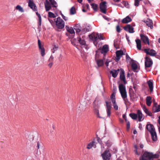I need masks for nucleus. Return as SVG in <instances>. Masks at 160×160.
Wrapping results in <instances>:
<instances>
[{"mask_svg": "<svg viewBox=\"0 0 160 160\" xmlns=\"http://www.w3.org/2000/svg\"><path fill=\"white\" fill-rule=\"evenodd\" d=\"M53 20H54V22L57 28L61 29L64 28L65 26L64 22L60 17H58Z\"/></svg>", "mask_w": 160, "mask_h": 160, "instance_id": "f257e3e1", "label": "nucleus"}, {"mask_svg": "<svg viewBox=\"0 0 160 160\" xmlns=\"http://www.w3.org/2000/svg\"><path fill=\"white\" fill-rule=\"evenodd\" d=\"M89 37L90 40H97V39H99V40H103L106 39L105 37L101 34L95 32L89 34Z\"/></svg>", "mask_w": 160, "mask_h": 160, "instance_id": "f03ea898", "label": "nucleus"}, {"mask_svg": "<svg viewBox=\"0 0 160 160\" xmlns=\"http://www.w3.org/2000/svg\"><path fill=\"white\" fill-rule=\"evenodd\" d=\"M119 89L122 98H127V94L126 87L122 84H120L119 86Z\"/></svg>", "mask_w": 160, "mask_h": 160, "instance_id": "7ed1b4c3", "label": "nucleus"}, {"mask_svg": "<svg viewBox=\"0 0 160 160\" xmlns=\"http://www.w3.org/2000/svg\"><path fill=\"white\" fill-rule=\"evenodd\" d=\"M108 50L109 49L108 46L107 45H105L101 49H99L96 51V54H97L98 53H100L101 54H103V58L104 60L105 59L104 57Z\"/></svg>", "mask_w": 160, "mask_h": 160, "instance_id": "20e7f679", "label": "nucleus"}, {"mask_svg": "<svg viewBox=\"0 0 160 160\" xmlns=\"http://www.w3.org/2000/svg\"><path fill=\"white\" fill-rule=\"evenodd\" d=\"M38 44L41 55L42 57H43L45 54V49L44 47V43L42 41H38Z\"/></svg>", "mask_w": 160, "mask_h": 160, "instance_id": "39448f33", "label": "nucleus"}, {"mask_svg": "<svg viewBox=\"0 0 160 160\" xmlns=\"http://www.w3.org/2000/svg\"><path fill=\"white\" fill-rule=\"evenodd\" d=\"M152 154L148 152H145L140 159V160H153Z\"/></svg>", "mask_w": 160, "mask_h": 160, "instance_id": "423d86ee", "label": "nucleus"}, {"mask_svg": "<svg viewBox=\"0 0 160 160\" xmlns=\"http://www.w3.org/2000/svg\"><path fill=\"white\" fill-rule=\"evenodd\" d=\"M137 47L138 49L140 50L141 48L142 45L148 44L149 45L150 44L149 41H135Z\"/></svg>", "mask_w": 160, "mask_h": 160, "instance_id": "0eeeda50", "label": "nucleus"}, {"mask_svg": "<svg viewBox=\"0 0 160 160\" xmlns=\"http://www.w3.org/2000/svg\"><path fill=\"white\" fill-rule=\"evenodd\" d=\"M144 51L147 55H148L152 56H154L156 54V51L152 49L146 48L144 49Z\"/></svg>", "mask_w": 160, "mask_h": 160, "instance_id": "6e6552de", "label": "nucleus"}, {"mask_svg": "<svg viewBox=\"0 0 160 160\" xmlns=\"http://www.w3.org/2000/svg\"><path fill=\"white\" fill-rule=\"evenodd\" d=\"M116 57L115 60L117 62H118L122 56L124 54L122 50H118L116 52Z\"/></svg>", "mask_w": 160, "mask_h": 160, "instance_id": "1a4fd4ad", "label": "nucleus"}, {"mask_svg": "<svg viewBox=\"0 0 160 160\" xmlns=\"http://www.w3.org/2000/svg\"><path fill=\"white\" fill-rule=\"evenodd\" d=\"M102 158L104 160H110L111 157V154L109 152L105 150L102 154Z\"/></svg>", "mask_w": 160, "mask_h": 160, "instance_id": "9d476101", "label": "nucleus"}, {"mask_svg": "<svg viewBox=\"0 0 160 160\" xmlns=\"http://www.w3.org/2000/svg\"><path fill=\"white\" fill-rule=\"evenodd\" d=\"M145 59V68L150 67L152 64V61L148 57H146Z\"/></svg>", "mask_w": 160, "mask_h": 160, "instance_id": "9b49d317", "label": "nucleus"}, {"mask_svg": "<svg viewBox=\"0 0 160 160\" xmlns=\"http://www.w3.org/2000/svg\"><path fill=\"white\" fill-rule=\"evenodd\" d=\"M105 103L106 104V111L107 114V117L109 118L110 117L111 114V108H112L111 103L110 102H108L107 101H106Z\"/></svg>", "mask_w": 160, "mask_h": 160, "instance_id": "f8f14e48", "label": "nucleus"}, {"mask_svg": "<svg viewBox=\"0 0 160 160\" xmlns=\"http://www.w3.org/2000/svg\"><path fill=\"white\" fill-rule=\"evenodd\" d=\"M106 2L104 1L102 2L100 4V9L101 11L104 14L106 13L107 6L106 5Z\"/></svg>", "mask_w": 160, "mask_h": 160, "instance_id": "ddd939ff", "label": "nucleus"}, {"mask_svg": "<svg viewBox=\"0 0 160 160\" xmlns=\"http://www.w3.org/2000/svg\"><path fill=\"white\" fill-rule=\"evenodd\" d=\"M146 129L150 134L155 131L154 126L152 124L148 123L146 126Z\"/></svg>", "mask_w": 160, "mask_h": 160, "instance_id": "4468645a", "label": "nucleus"}, {"mask_svg": "<svg viewBox=\"0 0 160 160\" xmlns=\"http://www.w3.org/2000/svg\"><path fill=\"white\" fill-rule=\"evenodd\" d=\"M124 29L127 31H128L130 33L134 32V28L132 27L130 24H128L123 28Z\"/></svg>", "mask_w": 160, "mask_h": 160, "instance_id": "2eb2a0df", "label": "nucleus"}, {"mask_svg": "<svg viewBox=\"0 0 160 160\" xmlns=\"http://www.w3.org/2000/svg\"><path fill=\"white\" fill-rule=\"evenodd\" d=\"M28 6L34 11H37V7L33 2L29 0L28 1Z\"/></svg>", "mask_w": 160, "mask_h": 160, "instance_id": "dca6fc26", "label": "nucleus"}, {"mask_svg": "<svg viewBox=\"0 0 160 160\" xmlns=\"http://www.w3.org/2000/svg\"><path fill=\"white\" fill-rule=\"evenodd\" d=\"M45 7L46 10L47 12L50 10L52 8L51 5L49 2L48 0H46L45 2L44 3Z\"/></svg>", "mask_w": 160, "mask_h": 160, "instance_id": "f3484780", "label": "nucleus"}, {"mask_svg": "<svg viewBox=\"0 0 160 160\" xmlns=\"http://www.w3.org/2000/svg\"><path fill=\"white\" fill-rule=\"evenodd\" d=\"M152 110L154 112H157L160 111V106L158 105L157 103L155 102L154 103L152 108Z\"/></svg>", "mask_w": 160, "mask_h": 160, "instance_id": "a211bd4d", "label": "nucleus"}, {"mask_svg": "<svg viewBox=\"0 0 160 160\" xmlns=\"http://www.w3.org/2000/svg\"><path fill=\"white\" fill-rule=\"evenodd\" d=\"M120 80L123 82L124 84H126L127 83V82L125 79L124 71H122V72L120 74Z\"/></svg>", "mask_w": 160, "mask_h": 160, "instance_id": "6ab92c4d", "label": "nucleus"}, {"mask_svg": "<svg viewBox=\"0 0 160 160\" xmlns=\"http://www.w3.org/2000/svg\"><path fill=\"white\" fill-rule=\"evenodd\" d=\"M53 61L54 57L53 55H52L48 60V66L50 68H51L52 67L53 64Z\"/></svg>", "mask_w": 160, "mask_h": 160, "instance_id": "aec40b11", "label": "nucleus"}, {"mask_svg": "<svg viewBox=\"0 0 160 160\" xmlns=\"http://www.w3.org/2000/svg\"><path fill=\"white\" fill-rule=\"evenodd\" d=\"M145 23L147 25L148 27H150L151 29L153 28V23L152 20L149 19H148L145 22Z\"/></svg>", "mask_w": 160, "mask_h": 160, "instance_id": "412c9836", "label": "nucleus"}, {"mask_svg": "<svg viewBox=\"0 0 160 160\" xmlns=\"http://www.w3.org/2000/svg\"><path fill=\"white\" fill-rule=\"evenodd\" d=\"M132 21V19L128 16H127L126 18L122 19V22L123 23H127Z\"/></svg>", "mask_w": 160, "mask_h": 160, "instance_id": "4be33fe9", "label": "nucleus"}, {"mask_svg": "<svg viewBox=\"0 0 160 160\" xmlns=\"http://www.w3.org/2000/svg\"><path fill=\"white\" fill-rule=\"evenodd\" d=\"M119 70H113L110 72V73L112 74V76L114 78H116L118 73Z\"/></svg>", "mask_w": 160, "mask_h": 160, "instance_id": "5701e85b", "label": "nucleus"}, {"mask_svg": "<svg viewBox=\"0 0 160 160\" xmlns=\"http://www.w3.org/2000/svg\"><path fill=\"white\" fill-rule=\"evenodd\" d=\"M71 41L72 44L79 49L80 47V41Z\"/></svg>", "mask_w": 160, "mask_h": 160, "instance_id": "b1692460", "label": "nucleus"}, {"mask_svg": "<svg viewBox=\"0 0 160 160\" xmlns=\"http://www.w3.org/2000/svg\"><path fill=\"white\" fill-rule=\"evenodd\" d=\"M92 147H93L95 148L96 147V146L95 144V142L94 141H93L88 144L87 148L88 149H90Z\"/></svg>", "mask_w": 160, "mask_h": 160, "instance_id": "393cba45", "label": "nucleus"}, {"mask_svg": "<svg viewBox=\"0 0 160 160\" xmlns=\"http://www.w3.org/2000/svg\"><path fill=\"white\" fill-rule=\"evenodd\" d=\"M147 84L150 90V92H152L153 91V82L150 80H149L147 81Z\"/></svg>", "mask_w": 160, "mask_h": 160, "instance_id": "a878e982", "label": "nucleus"}, {"mask_svg": "<svg viewBox=\"0 0 160 160\" xmlns=\"http://www.w3.org/2000/svg\"><path fill=\"white\" fill-rule=\"evenodd\" d=\"M150 134L152 140L154 142L156 141L158 139V137L156 131Z\"/></svg>", "mask_w": 160, "mask_h": 160, "instance_id": "bb28decb", "label": "nucleus"}, {"mask_svg": "<svg viewBox=\"0 0 160 160\" xmlns=\"http://www.w3.org/2000/svg\"><path fill=\"white\" fill-rule=\"evenodd\" d=\"M93 108H94V110L95 113L97 114V117L100 118H102L101 117L99 116V110H98V108H99V106L98 105H94L93 106Z\"/></svg>", "mask_w": 160, "mask_h": 160, "instance_id": "cd10ccee", "label": "nucleus"}, {"mask_svg": "<svg viewBox=\"0 0 160 160\" xmlns=\"http://www.w3.org/2000/svg\"><path fill=\"white\" fill-rule=\"evenodd\" d=\"M120 41H114V46L116 49L120 48Z\"/></svg>", "mask_w": 160, "mask_h": 160, "instance_id": "c85d7f7f", "label": "nucleus"}, {"mask_svg": "<svg viewBox=\"0 0 160 160\" xmlns=\"http://www.w3.org/2000/svg\"><path fill=\"white\" fill-rule=\"evenodd\" d=\"M66 28L67 31L71 34H74L75 32L72 28L66 26Z\"/></svg>", "mask_w": 160, "mask_h": 160, "instance_id": "c756f323", "label": "nucleus"}, {"mask_svg": "<svg viewBox=\"0 0 160 160\" xmlns=\"http://www.w3.org/2000/svg\"><path fill=\"white\" fill-rule=\"evenodd\" d=\"M137 114L138 115V121L139 122H141L142 121L141 119L143 117V115L141 112V111L139 110H138Z\"/></svg>", "mask_w": 160, "mask_h": 160, "instance_id": "7c9ffc66", "label": "nucleus"}, {"mask_svg": "<svg viewBox=\"0 0 160 160\" xmlns=\"http://www.w3.org/2000/svg\"><path fill=\"white\" fill-rule=\"evenodd\" d=\"M131 67L133 71L136 72H138V71H137L138 68V65L136 63L132 62L131 64Z\"/></svg>", "mask_w": 160, "mask_h": 160, "instance_id": "2f4dec72", "label": "nucleus"}, {"mask_svg": "<svg viewBox=\"0 0 160 160\" xmlns=\"http://www.w3.org/2000/svg\"><path fill=\"white\" fill-rule=\"evenodd\" d=\"M74 28L76 31V33L79 34L80 32V24H76L74 26Z\"/></svg>", "mask_w": 160, "mask_h": 160, "instance_id": "473e14b6", "label": "nucleus"}, {"mask_svg": "<svg viewBox=\"0 0 160 160\" xmlns=\"http://www.w3.org/2000/svg\"><path fill=\"white\" fill-rule=\"evenodd\" d=\"M151 98L150 96H148L146 98V104L148 106H150L151 103Z\"/></svg>", "mask_w": 160, "mask_h": 160, "instance_id": "72a5a7b5", "label": "nucleus"}, {"mask_svg": "<svg viewBox=\"0 0 160 160\" xmlns=\"http://www.w3.org/2000/svg\"><path fill=\"white\" fill-rule=\"evenodd\" d=\"M98 67H100L102 66L104 64V61L103 60L99 59L96 61Z\"/></svg>", "mask_w": 160, "mask_h": 160, "instance_id": "f704fd0d", "label": "nucleus"}, {"mask_svg": "<svg viewBox=\"0 0 160 160\" xmlns=\"http://www.w3.org/2000/svg\"><path fill=\"white\" fill-rule=\"evenodd\" d=\"M89 27H86L82 29V30H81V34H85L86 32H89Z\"/></svg>", "mask_w": 160, "mask_h": 160, "instance_id": "c9c22d12", "label": "nucleus"}, {"mask_svg": "<svg viewBox=\"0 0 160 160\" xmlns=\"http://www.w3.org/2000/svg\"><path fill=\"white\" fill-rule=\"evenodd\" d=\"M91 5L92 6V8L94 11H97L98 5L97 4L94 3H92L91 4Z\"/></svg>", "mask_w": 160, "mask_h": 160, "instance_id": "e433bc0d", "label": "nucleus"}, {"mask_svg": "<svg viewBox=\"0 0 160 160\" xmlns=\"http://www.w3.org/2000/svg\"><path fill=\"white\" fill-rule=\"evenodd\" d=\"M140 36L141 38V40H149L147 36L142 34H140Z\"/></svg>", "mask_w": 160, "mask_h": 160, "instance_id": "4c0bfd02", "label": "nucleus"}, {"mask_svg": "<svg viewBox=\"0 0 160 160\" xmlns=\"http://www.w3.org/2000/svg\"><path fill=\"white\" fill-rule=\"evenodd\" d=\"M16 9L17 10H18L19 12H24V10L19 5H18L16 7Z\"/></svg>", "mask_w": 160, "mask_h": 160, "instance_id": "58836bf2", "label": "nucleus"}, {"mask_svg": "<svg viewBox=\"0 0 160 160\" xmlns=\"http://www.w3.org/2000/svg\"><path fill=\"white\" fill-rule=\"evenodd\" d=\"M76 12V9L74 7H72L70 9V14L73 15Z\"/></svg>", "mask_w": 160, "mask_h": 160, "instance_id": "ea45409f", "label": "nucleus"}, {"mask_svg": "<svg viewBox=\"0 0 160 160\" xmlns=\"http://www.w3.org/2000/svg\"><path fill=\"white\" fill-rule=\"evenodd\" d=\"M129 116L133 119H136L138 118L137 114L134 113H130Z\"/></svg>", "mask_w": 160, "mask_h": 160, "instance_id": "a19ab883", "label": "nucleus"}, {"mask_svg": "<svg viewBox=\"0 0 160 160\" xmlns=\"http://www.w3.org/2000/svg\"><path fill=\"white\" fill-rule=\"evenodd\" d=\"M49 1L50 2L51 4L52 5V7L55 8L57 7V6H56L57 3L54 0H49Z\"/></svg>", "mask_w": 160, "mask_h": 160, "instance_id": "79ce46f5", "label": "nucleus"}, {"mask_svg": "<svg viewBox=\"0 0 160 160\" xmlns=\"http://www.w3.org/2000/svg\"><path fill=\"white\" fill-rule=\"evenodd\" d=\"M110 98L112 102H115L116 101L115 94L114 93H112Z\"/></svg>", "mask_w": 160, "mask_h": 160, "instance_id": "37998d69", "label": "nucleus"}, {"mask_svg": "<svg viewBox=\"0 0 160 160\" xmlns=\"http://www.w3.org/2000/svg\"><path fill=\"white\" fill-rule=\"evenodd\" d=\"M129 93L130 97H134L135 94L132 89L130 88L129 89Z\"/></svg>", "mask_w": 160, "mask_h": 160, "instance_id": "c03bdc74", "label": "nucleus"}, {"mask_svg": "<svg viewBox=\"0 0 160 160\" xmlns=\"http://www.w3.org/2000/svg\"><path fill=\"white\" fill-rule=\"evenodd\" d=\"M58 46L57 45H53V48L52 49L51 51L52 53H54L57 50Z\"/></svg>", "mask_w": 160, "mask_h": 160, "instance_id": "a18cd8bd", "label": "nucleus"}, {"mask_svg": "<svg viewBox=\"0 0 160 160\" xmlns=\"http://www.w3.org/2000/svg\"><path fill=\"white\" fill-rule=\"evenodd\" d=\"M152 158L153 159V158H158L160 156V152H157L156 154L153 155L152 154Z\"/></svg>", "mask_w": 160, "mask_h": 160, "instance_id": "49530a36", "label": "nucleus"}, {"mask_svg": "<svg viewBox=\"0 0 160 160\" xmlns=\"http://www.w3.org/2000/svg\"><path fill=\"white\" fill-rule=\"evenodd\" d=\"M48 16L50 18H55L56 17V16L55 14L52 12H48Z\"/></svg>", "mask_w": 160, "mask_h": 160, "instance_id": "de8ad7c7", "label": "nucleus"}, {"mask_svg": "<svg viewBox=\"0 0 160 160\" xmlns=\"http://www.w3.org/2000/svg\"><path fill=\"white\" fill-rule=\"evenodd\" d=\"M113 103V108L116 110H118V106L116 102V101L112 102Z\"/></svg>", "mask_w": 160, "mask_h": 160, "instance_id": "09e8293b", "label": "nucleus"}, {"mask_svg": "<svg viewBox=\"0 0 160 160\" xmlns=\"http://www.w3.org/2000/svg\"><path fill=\"white\" fill-rule=\"evenodd\" d=\"M123 99L124 101V103H125V104L126 105H127L128 104H130V102L128 101L127 98H123Z\"/></svg>", "mask_w": 160, "mask_h": 160, "instance_id": "8fccbe9b", "label": "nucleus"}, {"mask_svg": "<svg viewBox=\"0 0 160 160\" xmlns=\"http://www.w3.org/2000/svg\"><path fill=\"white\" fill-rule=\"evenodd\" d=\"M143 111H144L145 113H146L147 114H148L149 116H151L150 114H151V113L147 108L143 110Z\"/></svg>", "mask_w": 160, "mask_h": 160, "instance_id": "3c124183", "label": "nucleus"}, {"mask_svg": "<svg viewBox=\"0 0 160 160\" xmlns=\"http://www.w3.org/2000/svg\"><path fill=\"white\" fill-rule=\"evenodd\" d=\"M116 30L118 32H120L121 31V29L119 24H118L116 27Z\"/></svg>", "mask_w": 160, "mask_h": 160, "instance_id": "603ef678", "label": "nucleus"}, {"mask_svg": "<svg viewBox=\"0 0 160 160\" xmlns=\"http://www.w3.org/2000/svg\"><path fill=\"white\" fill-rule=\"evenodd\" d=\"M139 1L138 0H135L134 5L136 7L138 6Z\"/></svg>", "mask_w": 160, "mask_h": 160, "instance_id": "864d4df0", "label": "nucleus"}, {"mask_svg": "<svg viewBox=\"0 0 160 160\" xmlns=\"http://www.w3.org/2000/svg\"><path fill=\"white\" fill-rule=\"evenodd\" d=\"M106 145L108 147H109L111 145V143L109 140L108 141L106 142Z\"/></svg>", "mask_w": 160, "mask_h": 160, "instance_id": "5fc2aeb1", "label": "nucleus"}, {"mask_svg": "<svg viewBox=\"0 0 160 160\" xmlns=\"http://www.w3.org/2000/svg\"><path fill=\"white\" fill-rule=\"evenodd\" d=\"M134 147L136 148V150L135 151V152L136 154L138 155H139L140 154V153H138L137 151V146L136 145H135L134 146Z\"/></svg>", "mask_w": 160, "mask_h": 160, "instance_id": "6e6d98bb", "label": "nucleus"}, {"mask_svg": "<svg viewBox=\"0 0 160 160\" xmlns=\"http://www.w3.org/2000/svg\"><path fill=\"white\" fill-rule=\"evenodd\" d=\"M130 128V123L128 121L127 122V128L128 130H129Z\"/></svg>", "mask_w": 160, "mask_h": 160, "instance_id": "4d7b16f0", "label": "nucleus"}, {"mask_svg": "<svg viewBox=\"0 0 160 160\" xmlns=\"http://www.w3.org/2000/svg\"><path fill=\"white\" fill-rule=\"evenodd\" d=\"M48 20L50 22V23L52 24H54V23H55V22H54V21L53 20H52L51 19H50L49 18H48Z\"/></svg>", "mask_w": 160, "mask_h": 160, "instance_id": "13d9d810", "label": "nucleus"}, {"mask_svg": "<svg viewBox=\"0 0 160 160\" xmlns=\"http://www.w3.org/2000/svg\"><path fill=\"white\" fill-rule=\"evenodd\" d=\"M39 23L38 24L39 26H41L42 24V18L39 17Z\"/></svg>", "mask_w": 160, "mask_h": 160, "instance_id": "bf43d9fd", "label": "nucleus"}, {"mask_svg": "<svg viewBox=\"0 0 160 160\" xmlns=\"http://www.w3.org/2000/svg\"><path fill=\"white\" fill-rule=\"evenodd\" d=\"M40 142H37V150L39 149L40 148Z\"/></svg>", "mask_w": 160, "mask_h": 160, "instance_id": "052dcab7", "label": "nucleus"}, {"mask_svg": "<svg viewBox=\"0 0 160 160\" xmlns=\"http://www.w3.org/2000/svg\"><path fill=\"white\" fill-rule=\"evenodd\" d=\"M63 58V55L62 54H60L59 57V60L60 61H61L62 59Z\"/></svg>", "mask_w": 160, "mask_h": 160, "instance_id": "680f3d73", "label": "nucleus"}, {"mask_svg": "<svg viewBox=\"0 0 160 160\" xmlns=\"http://www.w3.org/2000/svg\"><path fill=\"white\" fill-rule=\"evenodd\" d=\"M89 5L88 4H86L84 6V7L85 8H87V10L89 9Z\"/></svg>", "mask_w": 160, "mask_h": 160, "instance_id": "e2e57ef3", "label": "nucleus"}, {"mask_svg": "<svg viewBox=\"0 0 160 160\" xmlns=\"http://www.w3.org/2000/svg\"><path fill=\"white\" fill-rule=\"evenodd\" d=\"M82 11L83 12H85L87 11V10L84 7V6H83L82 7Z\"/></svg>", "mask_w": 160, "mask_h": 160, "instance_id": "0e129e2a", "label": "nucleus"}, {"mask_svg": "<svg viewBox=\"0 0 160 160\" xmlns=\"http://www.w3.org/2000/svg\"><path fill=\"white\" fill-rule=\"evenodd\" d=\"M123 3L125 7H127V5H128V2L125 1H124Z\"/></svg>", "mask_w": 160, "mask_h": 160, "instance_id": "69168bd1", "label": "nucleus"}, {"mask_svg": "<svg viewBox=\"0 0 160 160\" xmlns=\"http://www.w3.org/2000/svg\"><path fill=\"white\" fill-rule=\"evenodd\" d=\"M110 62V61H108V60L105 62V64L107 67L108 66L109 63Z\"/></svg>", "mask_w": 160, "mask_h": 160, "instance_id": "338daca9", "label": "nucleus"}, {"mask_svg": "<svg viewBox=\"0 0 160 160\" xmlns=\"http://www.w3.org/2000/svg\"><path fill=\"white\" fill-rule=\"evenodd\" d=\"M126 59L127 60H129V59H131L129 57V56H128V54H126Z\"/></svg>", "mask_w": 160, "mask_h": 160, "instance_id": "774afa93", "label": "nucleus"}]
</instances>
